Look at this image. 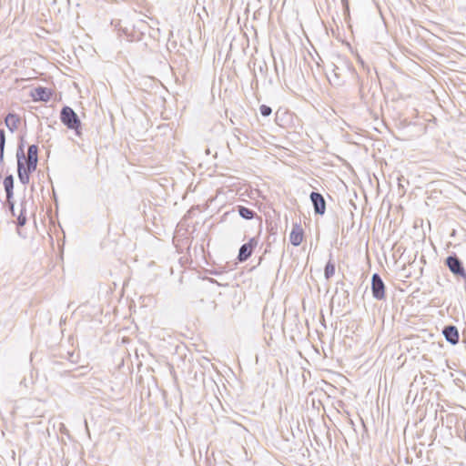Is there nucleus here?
<instances>
[{"label":"nucleus","instance_id":"1","mask_svg":"<svg viewBox=\"0 0 466 466\" xmlns=\"http://www.w3.org/2000/svg\"><path fill=\"white\" fill-rule=\"evenodd\" d=\"M17 174L20 182L23 185L29 183V174L36 169L38 162V147H27V152H25V147H17Z\"/></svg>","mask_w":466,"mask_h":466},{"label":"nucleus","instance_id":"2","mask_svg":"<svg viewBox=\"0 0 466 466\" xmlns=\"http://www.w3.org/2000/svg\"><path fill=\"white\" fill-rule=\"evenodd\" d=\"M59 117L64 126L68 129L73 130L76 136L79 137H81L82 123L79 116L72 107L69 106H64L61 108Z\"/></svg>","mask_w":466,"mask_h":466},{"label":"nucleus","instance_id":"3","mask_svg":"<svg viewBox=\"0 0 466 466\" xmlns=\"http://www.w3.org/2000/svg\"><path fill=\"white\" fill-rule=\"evenodd\" d=\"M445 265L454 276L461 278L466 284V270L461 260L456 255L449 256L445 260Z\"/></svg>","mask_w":466,"mask_h":466},{"label":"nucleus","instance_id":"4","mask_svg":"<svg viewBox=\"0 0 466 466\" xmlns=\"http://www.w3.org/2000/svg\"><path fill=\"white\" fill-rule=\"evenodd\" d=\"M136 15V12H123L120 14L119 18H114L111 20V25L114 26L119 35H123V28L125 25H130V22L133 21V17Z\"/></svg>","mask_w":466,"mask_h":466},{"label":"nucleus","instance_id":"5","mask_svg":"<svg viewBox=\"0 0 466 466\" xmlns=\"http://www.w3.org/2000/svg\"><path fill=\"white\" fill-rule=\"evenodd\" d=\"M371 292L374 299L381 300L385 298V285L378 273L371 277Z\"/></svg>","mask_w":466,"mask_h":466},{"label":"nucleus","instance_id":"6","mask_svg":"<svg viewBox=\"0 0 466 466\" xmlns=\"http://www.w3.org/2000/svg\"><path fill=\"white\" fill-rule=\"evenodd\" d=\"M52 90L46 86H38L30 91V96L35 102H48L52 96Z\"/></svg>","mask_w":466,"mask_h":466},{"label":"nucleus","instance_id":"7","mask_svg":"<svg viewBox=\"0 0 466 466\" xmlns=\"http://www.w3.org/2000/svg\"><path fill=\"white\" fill-rule=\"evenodd\" d=\"M315 214L323 215L326 211V201L319 192H311L309 195Z\"/></svg>","mask_w":466,"mask_h":466},{"label":"nucleus","instance_id":"8","mask_svg":"<svg viewBox=\"0 0 466 466\" xmlns=\"http://www.w3.org/2000/svg\"><path fill=\"white\" fill-rule=\"evenodd\" d=\"M257 245L258 241L254 238H250L248 243L243 244L238 251V261H246L252 255L253 249L256 248Z\"/></svg>","mask_w":466,"mask_h":466},{"label":"nucleus","instance_id":"9","mask_svg":"<svg viewBox=\"0 0 466 466\" xmlns=\"http://www.w3.org/2000/svg\"><path fill=\"white\" fill-rule=\"evenodd\" d=\"M445 339L451 345H457L460 340V334L457 327L453 325L445 326L442 329Z\"/></svg>","mask_w":466,"mask_h":466},{"label":"nucleus","instance_id":"10","mask_svg":"<svg viewBox=\"0 0 466 466\" xmlns=\"http://www.w3.org/2000/svg\"><path fill=\"white\" fill-rule=\"evenodd\" d=\"M303 238H304V232H303L302 228L298 224L294 225L293 228L289 234L290 243L293 246L298 247L303 241Z\"/></svg>","mask_w":466,"mask_h":466},{"label":"nucleus","instance_id":"11","mask_svg":"<svg viewBox=\"0 0 466 466\" xmlns=\"http://www.w3.org/2000/svg\"><path fill=\"white\" fill-rule=\"evenodd\" d=\"M123 35H126L127 39L131 42L141 41L145 35L137 29H135L133 25H125L123 28Z\"/></svg>","mask_w":466,"mask_h":466},{"label":"nucleus","instance_id":"12","mask_svg":"<svg viewBox=\"0 0 466 466\" xmlns=\"http://www.w3.org/2000/svg\"><path fill=\"white\" fill-rule=\"evenodd\" d=\"M20 122L21 118L15 113H9L5 118V126L11 133H14L17 129Z\"/></svg>","mask_w":466,"mask_h":466},{"label":"nucleus","instance_id":"13","mask_svg":"<svg viewBox=\"0 0 466 466\" xmlns=\"http://www.w3.org/2000/svg\"><path fill=\"white\" fill-rule=\"evenodd\" d=\"M4 187L6 193V200L10 205V208H14V204L11 202V198H13V189H14V177L12 175H8L4 179Z\"/></svg>","mask_w":466,"mask_h":466},{"label":"nucleus","instance_id":"14","mask_svg":"<svg viewBox=\"0 0 466 466\" xmlns=\"http://www.w3.org/2000/svg\"><path fill=\"white\" fill-rule=\"evenodd\" d=\"M258 71L261 76H266V73L268 71V65L265 61H260L258 65V68L253 69V75H254L255 79H257V77H258ZM255 81H256V85H258V80H255Z\"/></svg>","mask_w":466,"mask_h":466},{"label":"nucleus","instance_id":"15","mask_svg":"<svg viewBox=\"0 0 466 466\" xmlns=\"http://www.w3.org/2000/svg\"><path fill=\"white\" fill-rule=\"evenodd\" d=\"M238 214L241 218L245 219H252L255 216V212L252 209L246 208L244 206L238 207Z\"/></svg>","mask_w":466,"mask_h":466},{"label":"nucleus","instance_id":"16","mask_svg":"<svg viewBox=\"0 0 466 466\" xmlns=\"http://www.w3.org/2000/svg\"><path fill=\"white\" fill-rule=\"evenodd\" d=\"M130 25H133L135 29H137L144 35H146V32L150 29L148 24L144 20H138L136 24H134L132 21L130 22Z\"/></svg>","mask_w":466,"mask_h":466},{"label":"nucleus","instance_id":"17","mask_svg":"<svg viewBox=\"0 0 466 466\" xmlns=\"http://www.w3.org/2000/svg\"><path fill=\"white\" fill-rule=\"evenodd\" d=\"M335 274V264L331 260L328 261L324 268V276L329 279Z\"/></svg>","mask_w":466,"mask_h":466},{"label":"nucleus","instance_id":"18","mask_svg":"<svg viewBox=\"0 0 466 466\" xmlns=\"http://www.w3.org/2000/svg\"><path fill=\"white\" fill-rule=\"evenodd\" d=\"M287 116V111L286 110H282L281 108H279L276 113H275V122L277 125L282 127L283 126V122H284V118L286 117Z\"/></svg>","mask_w":466,"mask_h":466},{"label":"nucleus","instance_id":"19","mask_svg":"<svg viewBox=\"0 0 466 466\" xmlns=\"http://www.w3.org/2000/svg\"><path fill=\"white\" fill-rule=\"evenodd\" d=\"M259 113L262 116L268 117L272 114V108L267 105H261L259 106Z\"/></svg>","mask_w":466,"mask_h":466},{"label":"nucleus","instance_id":"20","mask_svg":"<svg viewBox=\"0 0 466 466\" xmlns=\"http://www.w3.org/2000/svg\"><path fill=\"white\" fill-rule=\"evenodd\" d=\"M331 66H332V73L334 75V77L337 78V79H339V77L341 76L342 68H340L339 66H336L335 64H331Z\"/></svg>","mask_w":466,"mask_h":466},{"label":"nucleus","instance_id":"21","mask_svg":"<svg viewBox=\"0 0 466 466\" xmlns=\"http://www.w3.org/2000/svg\"><path fill=\"white\" fill-rule=\"evenodd\" d=\"M17 221L19 226H24L26 223V217L23 214V212H21L19 215Z\"/></svg>","mask_w":466,"mask_h":466},{"label":"nucleus","instance_id":"22","mask_svg":"<svg viewBox=\"0 0 466 466\" xmlns=\"http://www.w3.org/2000/svg\"><path fill=\"white\" fill-rule=\"evenodd\" d=\"M5 145V132L3 128H0V146Z\"/></svg>","mask_w":466,"mask_h":466},{"label":"nucleus","instance_id":"23","mask_svg":"<svg viewBox=\"0 0 466 466\" xmlns=\"http://www.w3.org/2000/svg\"><path fill=\"white\" fill-rule=\"evenodd\" d=\"M345 69L351 72L352 74L355 73V69L352 67L350 64L345 63Z\"/></svg>","mask_w":466,"mask_h":466},{"label":"nucleus","instance_id":"24","mask_svg":"<svg viewBox=\"0 0 466 466\" xmlns=\"http://www.w3.org/2000/svg\"><path fill=\"white\" fill-rule=\"evenodd\" d=\"M343 12H344L345 15H350V4L347 5H343Z\"/></svg>","mask_w":466,"mask_h":466},{"label":"nucleus","instance_id":"25","mask_svg":"<svg viewBox=\"0 0 466 466\" xmlns=\"http://www.w3.org/2000/svg\"><path fill=\"white\" fill-rule=\"evenodd\" d=\"M17 146L22 147L25 146V139L23 136H19V141L17 143Z\"/></svg>","mask_w":466,"mask_h":466},{"label":"nucleus","instance_id":"26","mask_svg":"<svg viewBox=\"0 0 466 466\" xmlns=\"http://www.w3.org/2000/svg\"><path fill=\"white\" fill-rule=\"evenodd\" d=\"M5 147H0V164L3 162Z\"/></svg>","mask_w":466,"mask_h":466},{"label":"nucleus","instance_id":"27","mask_svg":"<svg viewBox=\"0 0 466 466\" xmlns=\"http://www.w3.org/2000/svg\"><path fill=\"white\" fill-rule=\"evenodd\" d=\"M205 152H206V154H207V155L211 154V150H210V148H209V147H206V148H205Z\"/></svg>","mask_w":466,"mask_h":466},{"label":"nucleus","instance_id":"28","mask_svg":"<svg viewBox=\"0 0 466 466\" xmlns=\"http://www.w3.org/2000/svg\"><path fill=\"white\" fill-rule=\"evenodd\" d=\"M342 5H349V0H341Z\"/></svg>","mask_w":466,"mask_h":466},{"label":"nucleus","instance_id":"29","mask_svg":"<svg viewBox=\"0 0 466 466\" xmlns=\"http://www.w3.org/2000/svg\"><path fill=\"white\" fill-rule=\"evenodd\" d=\"M354 146L359 147V146H361V145L359 144V143H355Z\"/></svg>","mask_w":466,"mask_h":466}]
</instances>
